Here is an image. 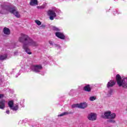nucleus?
Returning <instances> with one entry per match:
<instances>
[{"instance_id": "1", "label": "nucleus", "mask_w": 127, "mask_h": 127, "mask_svg": "<svg viewBox=\"0 0 127 127\" xmlns=\"http://www.w3.org/2000/svg\"><path fill=\"white\" fill-rule=\"evenodd\" d=\"M18 41L23 44V49L29 55L31 54V52H30V50L28 49V46H33L34 47L38 46V44L36 42L24 34H21L18 38Z\"/></svg>"}, {"instance_id": "2", "label": "nucleus", "mask_w": 127, "mask_h": 127, "mask_svg": "<svg viewBox=\"0 0 127 127\" xmlns=\"http://www.w3.org/2000/svg\"><path fill=\"white\" fill-rule=\"evenodd\" d=\"M1 10L0 11V14H5V13H7V12H10L15 15L17 18L20 17V14L19 12L17 11V9H16L15 7H12L5 5H1Z\"/></svg>"}, {"instance_id": "3", "label": "nucleus", "mask_w": 127, "mask_h": 127, "mask_svg": "<svg viewBox=\"0 0 127 127\" xmlns=\"http://www.w3.org/2000/svg\"><path fill=\"white\" fill-rule=\"evenodd\" d=\"M116 81L119 87H122L124 89H127V77H123L122 79L121 75L117 74L116 75Z\"/></svg>"}, {"instance_id": "4", "label": "nucleus", "mask_w": 127, "mask_h": 127, "mask_svg": "<svg viewBox=\"0 0 127 127\" xmlns=\"http://www.w3.org/2000/svg\"><path fill=\"white\" fill-rule=\"evenodd\" d=\"M104 116L105 119H109L108 121V123L112 124H115L116 123V121L115 120L116 117H117L116 113H112L111 111H106L104 113Z\"/></svg>"}, {"instance_id": "5", "label": "nucleus", "mask_w": 127, "mask_h": 127, "mask_svg": "<svg viewBox=\"0 0 127 127\" xmlns=\"http://www.w3.org/2000/svg\"><path fill=\"white\" fill-rule=\"evenodd\" d=\"M58 12L59 13L60 12H61V11L59 10V9H57L56 8H54L48 11L47 14L50 17V20H53L54 19V17H56V13H57Z\"/></svg>"}, {"instance_id": "6", "label": "nucleus", "mask_w": 127, "mask_h": 127, "mask_svg": "<svg viewBox=\"0 0 127 127\" xmlns=\"http://www.w3.org/2000/svg\"><path fill=\"white\" fill-rule=\"evenodd\" d=\"M30 68L31 70H32L33 72H35V73H39L41 72V70H42V66L41 65H32Z\"/></svg>"}, {"instance_id": "7", "label": "nucleus", "mask_w": 127, "mask_h": 127, "mask_svg": "<svg viewBox=\"0 0 127 127\" xmlns=\"http://www.w3.org/2000/svg\"><path fill=\"white\" fill-rule=\"evenodd\" d=\"M8 106L10 108V110H12L13 111H17V110H18V105H13V101L12 100H10L8 102Z\"/></svg>"}, {"instance_id": "8", "label": "nucleus", "mask_w": 127, "mask_h": 127, "mask_svg": "<svg viewBox=\"0 0 127 127\" xmlns=\"http://www.w3.org/2000/svg\"><path fill=\"white\" fill-rule=\"evenodd\" d=\"M87 118L89 121H96L97 120V115L94 113H90L88 114Z\"/></svg>"}, {"instance_id": "9", "label": "nucleus", "mask_w": 127, "mask_h": 127, "mask_svg": "<svg viewBox=\"0 0 127 127\" xmlns=\"http://www.w3.org/2000/svg\"><path fill=\"white\" fill-rule=\"evenodd\" d=\"M56 36L58 37V38H60V39L64 40L65 39V35L63 33H61L60 32H57L56 33Z\"/></svg>"}, {"instance_id": "10", "label": "nucleus", "mask_w": 127, "mask_h": 127, "mask_svg": "<svg viewBox=\"0 0 127 127\" xmlns=\"http://www.w3.org/2000/svg\"><path fill=\"white\" fill-rule=\"evenodd\" d=\"M5 100H1L0 101V109L1 110H4V108H5Z\"/></svg>"}, {"instance_id": "11", "label": "nucleus", "mask_w": 127, "mask_h": 127, "mask_svg": "<svg viewBox=\"0 0 127 127\" xmlns=\"http://www.w3.org/2000/svg\"><path fill=\"white\" fill-rule=\"evenodd\" d=\"M3 32L4 34H6V35H9L10 34V30L8 28L4 27L3 30Z\"/></svg>"}, {"instance_id": "12", "label": "nucleus", "mask_w": 127, "mask_h": 127, "mask_svg": "<svg viewBox=\"0 0 127 127\" xmlns=\"http://www.w3.org/2000/svg\"><path fill=\"white\" fill-rule=\"evenodd\" d=\"M78 106L79 109H85L86 107L88 106V105H87V103H82L78 104Z\"/></svg>"}, {"instance_id": "13", "label": "nucleus", "mask_w": 127, "mask_h": 127, "mask_svg": "<svg viewBox=\"0 0 127 127\" xmlns=\"http://www.w3.org/2000/svg\"><path fill=\"white\" fill-rule=\"evenodd\" d=\"M116 84V82L114 81L113 80H110L107 85V88H110V87H113L115 84Z\"/></svg>"}, {"instance_id": "14", "label": "nucleus", "mask_w": 127, "mask_h": 127, "mask_svg": "<svg viewBox=\"0 0 127 127\" xmlns=\"http://www.w3.org/2000/svg\"><path fill=\"white\" fill-rule=\"evenodd\" d=\"M30 4L32 6L37 5V4H38V1L37 0H31Z\"/></svg>"}, {"instance_id": "15", "label": "nucleus", "mask_w": 127, "mask_h": 127, "mask_svg": "<svg viewBox=\"0 0 127 127\" xmlns=\"http://www.w3.org/2000/svg\"><path fill=\"white\" fill-rule=\"evenodd\" d=\"M84 91H86V92H91V87H90V85H86L84 88Z\"/></svg>"}, {"instance_id": "16", "label": "nucleus", "mask_w": 127, "mask_h": 127, "mask_svg": "<svg viewBox=\"0 0 127 127\" xmlns=\"http://www.w3.org/2000/svg\"><path fill=\"white\" fill-rule=\"evenodd\" d=\"M7 57V56H6V55L0 56V60L1 61L4 60V59H6Z\"/></svg>"}, {"instance_id": "17", "label": "nucleus", "mask_w": 127, "mask_h": 127, "mask_svg": "<svg viewBox=\"0 0 127 127\" xmlns=\"http://www.w3.org/2000/svg\"><path fill=\"white\" fill-rule=\"evenodd\" d=\"M97 99V97L96 96H91L89 98V100L91 101V102H94V101H96Z\"/></svg>"}, {"instance_id": "18", "label": "nucleus", "mask_w": 127, "mask_h": 127, "mask_svg": "<svg viewBox=\"0 0 127 127\" xmlns=\"http://www.w3.org/2000/svg\"><path fill=\"white\" fill-rule=\"evenodd\" d=\"M45 4H43L41 6H37V8L40 9H43V8H45Z\"/></svg>"}, {"instance_id": "19", "label": "nucleus", "mask_w": 127, "mask_h": 127, "mask_svg": "<svg viewBox=\"0 0 127 127\" xmlns=\"http://www.w3.org/2000/svg\"><path fill=\"white\" fill-rule=\"evenodd\" d=\"M69 114L68 112H64L62 114L59 115L58 117H63V116H66V115H68Z\"/></svg>"}, {"instance_id": "20", "label": "nucleus", "mask_w": 127, "mask_h": 127, "mask_svg": "<svg viewBox=\"0 0 127 127\" xmlns=\"http://www.w3.org/2000/svg\"><path fill=\"white\" fill-rule=\"evenodd\" d=\"M53 30H54L55 31H60V29H59L58 28H57L56 26L53 27Z\"/></svg>"}, {"instance_id": "21", "label": "nucleus", "mask_w": 127, "mask_h": 127, "mask_svg": "<svg viewBox=\"0 0 127 127\" xmlns=\"http://www.w3.org/2000/svg\"><path fill=\"white\" fill-rule=\"evenodd\" d=\"M71 108H79V104H73L71 106Z\"/></svg>"}, {"instance_id": "22", "label": "nucleus", "mask_w": 127, "mask_h": 127, "mask_svg": "<svg viewBox=\"0 0 127 127\" xmlns=\"http://www.w3.org/2000/svg\"><path fill=\"white\" fill-rule=\"evenodd\" d=\"M113 94V90H112V89H111L109 91V92H108V97H111V95H112Z\"/></svg>"}, {"instance_id": "23", "label": "nucleus", "mask_w": 127, "mask_h": 127, "mask_svg": "<svg viewBox=\"0 0 127 127\" xmlns=\"http://www.w3.org/2000/svg\"><path fill=\"white\" fill-rule=\"evenodd\" d=\"M36 23L38 25H41V22H40V21L38 20H36L35 21Z\"/></svg>"}, {"instance_id": "24", "label": "nucleus", "mask_w": 127, "mask_h": 127, "mask_svg": "<svg viewBox=\"0 0 127 127\" xmlns=\"http://www.w3.org/2000/svg\"><path fill=\"white\" fill-rule=\"evenodd\" d=\"M49 44H50L51 45H53V42L51 41H49Z\"/></svg>"}, {"instance_id": "25", "label": "nucleus", "mask_w": 127, "mask_h": 127, "mask_svg": "<svg viewBox=\"0 0 127 127\" xmlns=\"http://www.w3.org/2000/svg\"><path fill=\"white\" fill-rule=\"evenodd\" d=\"M4 96V95L3 94H0V99L3 98Z\"/></svg>"}, {"instance_id": "26", "label": "nucleus", "mask_w": 127, "mask_h": 127, "mask_svg": "<svg viewBox=\"0 0 127 127\" xmlns=\"http://www.w3.org/2000/svg\"><path fill=\"white\" fill-rule=\"evenodd\" d=\"M6 114H7V115H9V114H10L9 110H6Z\"/></svg>"}, {"instance_id": "27", "label": "nucleus", "mask_w": 127, "mask_h": 127, "mask_svg": "<svg viewBox=\"0 0 127 127\" xmlns=\"http://www.w3.org/2000/svg\"><path fill=\"white\" fill-rule=\"evenodd\" d=\"M117 12H118V11H114V15H116V14L117 13Z\"/></svg>"}]
</instances>
